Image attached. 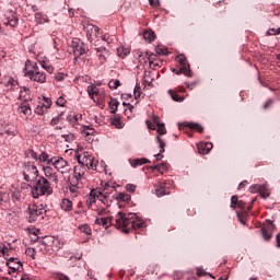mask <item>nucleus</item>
Masks as SVG:
<instances>
[{
    "label": "nucleus",
    "instance_id": "nucleus-6",
    "mask_svg": "<svg viewBox=\"0 0 280 280\" xmlns=\"http://www.w3.org/2000/svg\"><path fill=\"white\" fill-rule=\"evenodd\" d=\"M23 176L26 183H34L38 180V168L34 164H25L23 168Z\"/></svg>",
    "mask_w": 280,
    "mask_h": 280
},
{
    "label": "nucleus",
    "instance_id": "nucleus-60",
    "mask_svg": "<svg viewBox=\"0 0 280 280\" xmlns=\"http://www.w3.org/2000/svg\"><path fill=\"white\" fill-rule=\"evenodd\" d=\"M82 116L80 115H74V116H69L68 119L72 122L75 124Z\"/></svg>",
    "mask_w": 280,
    "mask_h": 280
},
{
    "label": "nucleus",
    "instance_id": "nucleus-38",
    "mask_svg": "<svg viewBox=\"0 0 280 280\" xmlns=\"http://www.w3.org/2000/svg\"><path fill=\"white\" fill-rule=\"evenodd\" d=\"M108 222H110L108 218H98L95 220V224H98L100 226H108Z\"/></svg>",
    "mask_w": 280,
    "mask_h": 280
},
{
    "label": "nucleus",
    "instance_id": "nucleus-10",
    "mask_svg": "<svg viewBox=\"0 0 280 280\" xmlns=\"http://www.w3.org/2000/svg\"><path fill=\"white\" fill-rule=\"evenodd\" d=\"M55 170L60 174H69V172H71V165L65 158H57L55 161Z\"/></svg>",
    "mask_w": 280,
    "mask_h": 280
},
{
    "label": "nucleus",
    "instance_id": "nucleus-62",
    "mask_svg": "<svg viewBox=\"0 0 280 280\" xmlns=\"http://www.w3.org/2000/svg\"><path fill=\"white\" fill-rule=\"evenodd\" d=\"M5 135L9 137H16V129H7Z\"/></svg>",
    "mask_w": 280,
    "mask_h": 280
},
{
    "label": "nucleus",
    "instance_id": "nucleus-32",
    "mask_svg": "<svg viewBox=\"0 0 280 280\" xmlns=\"http://www.w3.org/2000/svg\"><path fill=\"white\" fill-rule=\"evenodd\" d=\"M143 38L147 43H152L156 38V35H154L153 31H144Z\"/></svg>",
    "mask_w": 280,
    "mask_h": 280
},
{
    "label": "nucleus",
    "instance_id": "nucleus-42",
    "mask_svg": "<svg viewBox=\"0 0 280 280\" xmlns=\"http://www.w3.org/2000/svg\"><path fill=\"white\" fill-rule=\"evenodd\" d=\"M112 125L115 126L116 128H124V125L121 122V118L115 116L113 119H112Z\"/></svg>",
    "mask_w": 280,
    "mask_h": 280
},
{
    "label": "nucleus",
    "instance_id": "nucleus-34",
    "mask_svg": "<svg viewBox=\"0 0 280 280\" xmlns=\"http://www.w3.org/2000/svg\"><path fill=\"white\" fill-rule=\"evenodd\" d=\"M128 54H130L129 48H126V47L117 48V55L119 56V58H126V56H128Z\"/></svg>",
    "mask_w": 280,
    "mask_h": 280
},
{
    "label": "nucleus",
    "instance_id": "nucleus-47",
    "mask_svg": "<svg viewBox=\"0 0 280 280\" xmlns=\"http://www.w3.org/2000/svg\"><path fill=\"white\" fill-rule=\"evenodd\" d=\"M156 54H159L160 56H167V48L163 47V46H158L155 48Z\"/></svg>",
    "mask_w": 280,
    "mask_h": 280
},
{
    "label": "nucleus",
    "instance_id": "nucleus-4",
    "mask_svg": "<svg viewBox=\"0 0 280 280\" xmlns=\"http://www.w3.org/2000/svg\"><path fill=\"white\" fill-rule=\"evenodd\" d=\"M31 67L32 70L25 72L26 78H30L33 82L45 84L47 82V74L38 69V65L36 62H33Z\"/></svg>",
    "mask_w": 280,
    "mask_h": 280
},
{
    "label": "nucleus",
    "instance_id": "nucleus-1",
    "mask_svg": "<svg viewBox=\"0 0 280 280\" xmlns=\"http://www.w3.org/2000/svg\"><path fill=\"white\" fill-rule=\"evenodd\" d=\"M31 194L33 198H40V196H51V194H54V189L51 188L49 180L40 176L31 187Z\"/></svg>",
    "mask_w": 280,
    "mask_h": 280
},
{
    "label": "nucleus",
    "instance_id": "nucleus-16",
    "mask_svg": "<svg viewBox=\"0 0 280 280\" xmlns=\"http://www.w3.org/2000/svg\"><path fill=\"white\" fill-rule=\"evenodd\" d=\"M91 192L96 197L100 202H103L106 207L110 206V201H108V192L103 194L101 190H91Z\"/></svg>",
    "mask_w": 280,
    "mask_h": 280
},
{
    "label": "nucleus",
    "instance_id": "nucleus-5",
    "mask_svg": "<svg viewBox=\"0 0 280 280\" xmlns=\"http://www.w3.org/2000/svg\"><path fill=\"white\" fill-rule=\"evenodd\" d=\"M77 160L79 165H83L88 170H97V161L86 151L81 155H77Z\"/></svg>",
    "mask_w": 280,
    "mask_h": 280
},
{
    "label": "nucleus",
    "instance_id": "nucleus-45",
    "mask_svg": "<svg viewBox=\"0 0 280 280\" xmlns=\"http://www.w3.org/2000/svg\"><path fill=\"white\" fill-rule=\"evenodd\" d=\"M26 156L28 159H33L34 161H38V154H36V152H34V150H32V149H28L26 151Z\"/></svg>",
    "mask_w": 280,
    "mask_h": 280
},
{
    "label": "nucleus",
    "instance_id": "nucleus-36",
    "mask_svg": "<svg viewBox=\"0 0 280 280\" xmlns=\"http://www.w3.org/2000/svg\"><path fill=\"white\" fill-rule=\"evenodd\" d=\"M168 93L174 102H185V97L178 96V93H176L172 90H168Z\"/></svg>",
    "mask_w": 280,
    "mask_h": 280
},
{
    "label": "nucleus",
    "instance_id": "nucleus-63",
    "mask_svg": "<svg viewBox=\"0 0 280 280\" xmlns=\"http://www.w3.org/2000/svg\"><path fill=\"white\" fill-rule=\"evenodd\" d=\"M59 121H60V116L55 117L51 119L50 126H58Z\"/></svg>",
    "mask_w": 280,
    "mask_h": 280
},
{
    "label": "nucleus",
    "instance_id": "nucleus-27",
    "mask_svg": "<svg viewBox=\"0 0 280 280\" xmlns=\"http://www.w3.org/2000/svg\"><path fill=\"white\" fill-rule=\"evenodd\" d=\"M135 59L138 60V62H145V58H148V52L143 54L141 50H135L133 51Z\"/></svg>",
    "mask_w": 280,
    "mask_h": 280
},
{
    "label": "nucleus",
    "instance_id": "nucleus-39",
    "mask_svg": "<svg viewBox=\"0 0 280 280\" xmlns=\"http://www.w3.org/2000/svg\"><path fill=\"white\" fill-rule=\"evenodd\" d=\"M207 275H208V277H211V279H215V277H213V275L208 273L207 271H205V269L202 267L197 268V276L198 277H207Z\"/></svg>",
    "mask_w": 280,
    "mask_h": 280
},
{
    "label": "nucleus",
    "instance_id": "nucleus-8",
    "mask_svg": "<svg viewBox=\"0 0 280 280\" xmlns=\"http://www.w3.org/2000/svg\"><path fill=\"white\" fill-rule=\"evenodd\" d=\"M85 30L90 43H94L95 47H97L100 44L98 40H95V38H100V27L93 24H88Z\"/></svg>",
    "mask_w": 280,
    "mask_h": 280
},
{
    "label": "nucleus",
    "instance_id": "nucleus-59",
    "mask_svg": "<svg viewBox=\"0 0 280 280\" xmlns=\"http://www.w3.org/2000/svg\"><path fill=\"white\" fill-rule=\"evenodd\" d=\"M273 104H275V101H272V98L267 100V102L264 105L265 110H267V108H271Z\"/></svg>",
    "mask_w": 280,
    "mask_h": 280
},
{
    "label": "nucleus",
    "instance_id": "nucleus-46",
    "mask_svg": "<svg viewBox=\"0 0 280 280\" xmlns=\"http://www.w3.org/2000/svg\"><path fill=\"white\" fill-rule=\"evenodd\" d=\"M133 95L136 100H139V97H141V85L139 83H137L135 86Z\"/></svg>",
    "mask_w": 280,
    "mask_h": 280
},
{
    "label": "nucleus",
    "instance_id": "nucleus-26",
    "mask_svg": "<svg viewBox=\"0 0 280 280\" xmlns=\"http://www.w3.org/2000/svg\"><path fill=\"white\" fill-rule=\"evenodd\" d=\"M81 135L82 137H93V135H95V129L91 126H83L81 128Z\"/></svg>",
    "mask_w": 280,
    "mask_h": 280
},
{
    "label": "nucleus",
    "instance_id": "nucleus-9",
    "mask_svg": "<svg viewBox=\"0 0 280 280\" xmlns=\"http://www.w3.org/2000/svg\"><path fill=\"white\" fill-rule=\"evenodd\" d=\"M250 194H260L261 198L266 200L270 196V190L268 189V184H256L249 187Z\"/></svg>",
    "mask_w": 280,
    "mask_h": 280
},
{
    "label": "nucleus",
    "instance_id": "nucleus-31",
    "mask_svg": "<svg viewBox=\"0 0 280 280\" xmlns=\"http://www.w3.org/2000/svg\"><path fill=\"white\" fill-rule=\"evenodd\" d=\"M117 108H119V101L117 98H110L109 101V110L110 113H117Z\"/></svg>",
    "mask_w": 280,
    "mask_h": 280
},
{
    "label": "nucleus",
    "instance_id": "nucleus-7",
    "mask_svg": "<svg viewBox=\"0 0 280 280\" xmlns=\"http://www.w3.org/2000/svg\"><path fill=\"white\" fill-rule=\"evenodd\" d=\"M176 60L179 62L182 68L179 70L173 68V73H176V75H180V73H183L184 75L191 78V70L189 69V62L187 61V58L183 55H179L176 57Z\"/></svg>",
    "mask_w": 280,
    "mask_h": 280
},
{
    "label": "nucleus",
    "instance_id": "nucleus-43",
    "mask_svg": "<svg viewBox=\"0 0 280 280\" xmlns=\"http://www.w3.org/2000/svg\"><path fill=\"white\" fill-rule=\"evenodd\" d=\"M22 199H23V196L19 192V190H15L12 192L13 202H21Z\"/></svg>",
    "mask_w": 280,
    "mask_h": 280
},
{
    "label": "nucleus",
    "instance_id": "nucleus-19",
    "mask_svg": "<svg viewBox=\"0 0 280 280\" xmlns=\"http://www.w3.org/2000/svg\"><path fill=\"white\" fill-rule=\"evenodd\" d=\"M260 231L264 240L268 242L272 237V231H275V225H271L269 228L262 226Z\"/></svg>",
    "mask_w": 280,
    "mask_h": 280
},
{
    "label": "nucleus",
    "instance_id": "nucleus-57",
    "mask_svg": "<svg viewBox=\"0 0 280 280\" xmlns=\"http://www.w3.org/2000/svg\"><path fill=\"white\" fill-rule=\"evenodd\" d=\"M10 250H12V247L9 248L8 246L3 245V247L0 249V255H8Z\"/></svg>",
    "mask_w": 280,
    "mask_h": 280
},
{
    "label": "nucleus",
    "instance_id": "nucleus-28",
    "mask_svg": "<svg viewBox=\"0 0 280 280\" xmlns=\"http://www.w3.org/2000/svg\"><path fill=\"white\" fill-rule=\"evenodd\" d=\"M116 200L118 202H130V200H132V197L128 194H124V192H118L116 195Z\"/></svg>",
    "mask_w": 280,
    "mask_h": 280
},
{
    "label": "nucleus",
    "instance_id": "nucleus-53",
    "mask_svg": "<svg viewBox=\"0 0 280 280\" xmlns=\"http://www.w3.org/2000/svg\"><path fill=\"white\" fill-rule=\"evenodd\" d=\"M44 102L45 103H42V105L44 106L45 110L51 107V98H44Z\"/></svg>",
    "mask_w": 280,
    "mask_h": 280
},
{
    "label": "nucleus",
    "instance_id": "nucleus-25",
    "mask_svg": "<svg viewBox=\"0 0 280 280\" xmlns=\"http://www.w3.org/2000/svg\"><path fill=\"white\" fill-rule=\"evenodd\" d=\"M180 126H186V128H190L191 130H197L198 132H202V130H205L202 128V126H200L199 124L196 122H183V124H178V127L180 128Z\"/></svg>",
    "mask_w": 280,
    "mask_h": 280
},
{
    "label": "nucleus",
    "instance_id": "nucleus-50",
    "mask_svg": "<svg viewBox=\"0 0 280 280\" xmlns=\"http://www.w3.org/2000/svg\"><path fill=\"white\" fill-rule=\"evenodd\" d=\"M47 109H45V106H43V104H39L36 108H35V113L37 114V115H45V112H46Z\"/></svg>",
    "mask_w": 280,
    "mask_h": 280
},
{
    "label": "nucleus",
    "instance_id": "nucleus-49",
    "mask_svg": "<svg viewBox=\"0 0 280 280\" xmlns=\"http://www.w3.org/2000/svg\"><path fill=\"white\" fill-rule=\"evenodd\" d=\"M109 89H119L121 86V82L119 80L110 81L108 84Z\"/></svg>",
    "mask_w": 280,
    "mask_h": 280
},
{
    "label": "nucleus",
    "instance_id": "nucleus-37",
    "mask_svg": "<svg viewBox=\"0 0 280 280\" xmlns=\"http://www.w3.org/2000/svg\"><path fill=\"white\" fill-rule=\"evenodd\" d=\"M61 137H62V139H65V141L67 143H73V141H75V135H73L71 132L62 135Z\"/></svg>",
    "mask_w": 280,
    "mask_h": 280
},
{
    "label": "nucleus",
    "instance_id": "nucleus-58",
    "mask_svg": "<svg viewBox=\"0 0 280 280\" xmlns=\"http://www.w3.org/2000/svg\"><path fill=\"white\" fill-rule=\"evenodd\" d=\"M238 201L240 200H237V196H232V198H231V208L235 209Z\"/></svg>",
    "mask_w": 280,
    "mask_h": 280
},
{
    "label": "nucleus",
    "instance_id": "nucleus-48",
    "mask_svg": "<svg viewBox=\"0 0 280 280\" xmlns=\"http://www.w3.org/2000/svg\"><path fill=\"white\" fill-rule=\"evenodd\" d=\"M79 229L82 233H85V235H91V226H89V224H83Z\"/></svg>",
    "mask_w": 280,
    "mask_h": 280
},
{
    "label": "nucleus",
    "instance_id": "nucleus-64",
    "mask_svg": "<svg viewBox=\"0 0 280 280\" xmlns=\"http://www.w3.org/2000/svg\"><path fill=\"white\" fill-rule=\"evenodd\" d=\"M57 280H71V279H69L66 275L58 273L57 275Z\"/></svg>",
    "mask_w": 280,
    "mask_h": 280
},
{
    "label": "nucleus",
    "instance_id": "nucleus-17",
    "mask_svg": "<svg viewBox=\"0 0 280 280\" xmlns=\"http://www.w3.org/2000/svg\"><path fill=\"white\" fill-rule=\"evenodd\" d=\"M199 154H209L213 149V143L211 142H201L197 144Z\"/></svg>",
    "mask_w": 280,
    "mask_h": 280
},
{
    "label": "nucleus",
    "instance_id": "nucleus-12",
    "mask_svg": "<svg viewBox=\"0 0 280 280\" xmlns=\"http://www.w3.org/2000/svg\"><path fill=\"white\" fill-rule=\"evenodd\" d=\"M110 56V51L106 49V47L101 46L96 48V58H97V65L98 67H102V65H106V60H108V57Z\"/></svg>",
    "mask_w": 280,
    "mask_h": 280
},
{
    "label": "nucleus",
    "instance_id": "nucleus-54",
    "mask_svg": "<svg viewBox=\"0 0 280 280\" xmlns=\"http://www.w3.org/2000/svg\"><path fill=\"white\" fill-rule=\"evenodd\" d=\"M126 189H127V191L135 194V191L137 190V186L135 184H127Z\"/></svg>",
    "mask_w": 280,
    "mask_h": 280
},
{
    "label": "nucleus",
    "instance_id": "nucleus-29",
    "mask_svg": "<svg viewBox=\"0 0 280 280\" xmlns=\"http://www.w3.org/2000/svg\"><path fill=\"white\" fill-rule=\"evenodd\" d=\"M4 85L7 86V89H14V86L19 85V82L14 80V78L8 77L7 79H4Z\"/></svg>",
    "mask_w": 280,
    "mask_h": 280
},
{
    "label": "nucleus",
    "instance_id": "nucleus-40",
    "mask_svg": "<svg viewBox=\"0 0 280 280\" xmlns=\"http://www.w3.org/2000/svg\"><path fill=\"white\" fill-rule=\"evenodd\" d=\"M156 143H159L160 152L163 154L165 152V140L161 139V136H158Z\"/></svg>",
    "mask_w": 280,
    "mask_h": 280
},
{
    "label": "nucleus",
    "instance_id": "nucleus-24",
    "mask_svg": "<svg viewBox=\"0 0 280 280\" xmlns=\"http://www.w3.org/2000/svg\"><path fill=\"white\" fill-rule=\"evenodd\" d=\"M88 94L91 96V100L95 102V97L100 95V89L97 86L91 84L88 86Z\"/></svg>",
    "mask_w": 280,
    "mask_h": 280
},
{
    "label": "nucleus",
    "instance_id": "nucleus-22",
    "mask_svg": "<svg viewBox=\"0 0 280 280\" xmlns=\"http://www.w3.org/2000/svg\"><path fill=\"white\" fill-rule=\"evenodd\" d=\"M35 22L37 23V25H43L45 23H49V18L44 13L36 12Z\"/></svg>",
    "mask_w": 280,
    "mask_h": 280
},
{
    "label": "nucleus",
    "instance_id": "nucleus-51",
    "mask_svg": "<svg viewBox=\"0 0 280 280\" xmlns=\"http://www.w3.org/2000/svg\"><path fill=\"white\" fill-rule=\"evenodd\" d=\"M277 34H280V27H278L277 30L270 28L267 31L268 36H277Z\"/></svg>",
    "mask_w": 280,
    "mask_h": 280
},
{
    "label": "nucleus",
    "instance_id": "nucleus-55",
    "mask_svg": "<svg viewBox=\"0 0 280 280\" xmlns=\"http://www.w3.org/2000/svg\"><path fill=\"white\" fill-rule=\"evenodd\" d=\"M57 106H61L63 107L67 104V100H65V97L60 96L57 102H56Z\"/></svg>",
    "mask_w": 280,
    "mask_h": 280
},
{
    "label": "nucleus",
    "instance_id": "nucleus-33",
    "mask_svg": "<svg viewBox=\"0 0 280 280\" xmlns=\"http://www.w3.org/2000/svg\"><path fill=\"white\" fill-rule=\"evenodd\" d=\"M151 170H158L160 174H165L167 172V164L166 163H160L158 165L150 166Z\"/></svg>",
    "mask_w": 280,
    "mask_h": 280
},
{
    "label": "nucleus",
    "instance_id": "nucleus-11",
    "mask_svg": "<svg viewBox=\"0 0 280 280\" xmlns=\"http://www.w3.org/2000/svg\"><path fill=\"white\" fill-rule=\"evenodd\" d=\"M72 51L74 55V60H78L80 56H84V54H86V47L80 39H75L72 42Z\"/></svg>",
    "mask_w": 280,
    "mask_h": 280
},
{
    "label": "nucleus",
    "instance_id": "nucleus-3",
    "mask_svg": "<svg viewBox=\"0 0 280 280\" xmlns=\"http://www.w3.org/2000/svg\"><path fill=\"white\" fill-rule=\"evenodd\" d=\"M43 213H47V205L40 203L39 206L36 203L28 205V208L26 210V220L28 222L34 223Z\"/></svg>",
    "mask_w": 280,
    "mask_h": 280
},
{
    "label": "nucleus",
    "instance_id": "nucleus-41",
    "mask_svg": "<svg viewBox=\"0 0 280 280\" xmlns=\"http://www.w3.org/2000/svg\"><path fill=\"white\" fill-rule=\"evenodd\" d=\"M95 202H97V198L94 196L93 192H90V196L86 199L88 207H93V205H95Z\"/></svg>",
    "mask_w": 280,
    "mask_h": 280
},
{
    "label": "nucleus",
    "instance_id": "nucleus-52",
    "mask_svg": "<svg viewBox=\"0 0 280 280\" xmlns=\"http://www.w3.org/2000/svg\"><path fill=\"white\" fill-rule=\"evenodd\" d=\"M49 159V154H47V152H42L40 155L38 156V161H40L42 163H45V161H47Z\"/></svg>",
    "mask_w": 280,
    "mask_h": 280
},
{
    "label": "nucleus",
    "instance_id": "nucleus-13",
    "mask_svg": "<svg viewBox=\"0 0 280 280\" xmlns=\"http://www.w3.org/2000/svg\"><path fill=\"white\" fill-rule=\"evenodd\" d=\"M4 25H10V27H16L19 25V18L15 12L10 11L5 14Z\"/></svg>",
    "mask_w": 280,
    "mask_h": 280
},
{
    "label": "nucleus",
    "instance_id": "nucleus-44",
    "mask_svg": "<svg viewBox=\"0 0 280 280\" xmlns=\"http://www.w3.org/2000/svg\"><path fill=\"white\" fill-rule=\"evenodd\" d=\"M101 40H103V43H106L107 45H110V43H113L114 38H113V36L108 35V34H104V35H101Z\"/></svg>",
    "mask_w": 280,
    "mask_h": 280
},
{
    "label": "nucleus",
    "instance_id": "nucleus-30",
    "mask_svg": "<svg viewBox=\"0 0 280 280\" xmlns=\"http://www.w3.org/2000/svg\"><path fill=\"white\" fill-rule=\"evenodd\" d=\"M60 206L63 211H71L73 209V202L69 199H62Z\"/></svg>",
    "mask_w": 280,
    "mask_h": 280
},
{
    "label": "nucleus",
    "instance_id": "nucleus-23",
    "mask_svg": "<svg viewBox=\"0 0 280 280\" xmlns=\"http://www.w3.org/2000/svg\"><path fill=\"white\" fill-rule=\"evenodd\" d=\"M18 112L20 113V115H24L27 119V117H32V107H30V105H21L18 108Z\"/></svg>",
    "mask_w": 280,
    "mask_h": 280
},
{
    "label": "nucleus",
    "instance_id": "nucleus-2",
    "mask_svg": "<svg viewBox=\"0 0 280 280\" xmlns=\"http://www.w3.org/2000/svg\"><path fill=\"white\" fill-rule=\"evenodd\" d=\"M135 218H137V213H124V212H118L116 215V224H118V226H128V224H132V229L137 230V229H143V226H145V222L141 221V220H135Z\"/></svg>",
    "mask_w": 280,
    "mask_h": 280
},
{
    "label": "nucleus",
    "instance_id": "nucleus-14",
    "mask_svg": "<svg viewBox=\"0 0 280 280\" xmlns=\"http://www.w3.org/2000/svg\"><path fill=\"white\" fill-rule=\"evenodd\" d=\"M7 266L13 270V272H16V270H21V268H23V262L20 261L19 258L11 257L7 260Z\"/></svg>",
    "mask_w": 280,
    "mask_h": 280
},
{
    "label": "nucleus",
    "instance_id": "nucleus-18",
    "mask_svg": "<svg viewBox=\"0 0 280 280\" xmlns=\"http://www.w3.org/2000/svg\"><path fill=\"white\" fill-rule=\"evenodd\" d=\"M43 170L46 178H49L52 183H58V175L51 166H44Z\"/></svg>",
    "mask_w": 280,
    "mask_h": 280
},
{
    "label": "nucleus",
    "instance_id": "nucleus-20",
    "mask_svg": "<svg viewBox=\"0 0 280 280\" xmlns=\"http://www.w3.org/2000/svg\"><path fill=\"white\" fill-rule=\"evenodd\" d=\"M152 120L154 121L158 130V135H167V129H165V124L159 121V117L153 116Z\"/></svg>",
    "mask_w": 280,
    "mask_h": 280
},
{
    "label": "nucleus",
    "instance_id": "nucleus-21",
    "mask_svg": "<svg viewBox=\"0 0 280 280\" xmlns=\"http://www.w3.org/2000/svg\"><path fill=\"white\" fill-rule=\"evenodd\" d=\"M129 163H130L131 167H139L141 165H145L147 163H150V160H148L145 158H137L133 160H129Z\"/></svg>",
    "mask_w": 280,
    "mask_h": 280
},
{
    "label": "nucleus",
    "instance_id": "nucleus-61",
    "mask_svg": "<svg viewBox=\"0 0 280 280\" xmlns=\"http://www.w3.org/2000/svg\"><path fill=\"white\" fill-rule=\"evenodd\" d=\"M66 78L67 75H65V73H58L55 75V80H57V82H62Z\"/></svg>",
    "mask_w": 280,
    "mask_h": 280
},
{
    "label": "nucleus",
    "instance_id": "nucleus-35",
    "mask_svg": "<svg viewBox=\"0 0 280 280\" xmlns=\"http://www.w3.org/2000/svg\"><path fill=\"white\" fill-rule=\"evenodd\" d=\"M155 194L158 196V198H161L163 196H167V189H165L164 186H159L156 189H155Z\"/></svg>",
    "mask_w": 280,
    "mask_h": 280
},
{
    "label": "nucleus",
    "instance_id": "nucleus-15",
    "mask_svg": "<svg viewBox=\"0 0 280 280\" xmlns=\"http://www.w3.org/2000/svg\"><path fill=\"white\" fill-rule=\"evenodd\" d=\"M73 174H74L77 184L80 183V180H82V178H84V174H86L85 166L81 165V164L74 166Z\"/></svg>",
    "mask_w": 280,
    "mask_h": 280
},
{
    "label": "nucleus",
    "instance_id": "nucleus-56",
    "mask_svg": "<svg viewBox=\"0 0 280 280\" xmlns=\"http://www.w3.org/2000/svg\"><path fill=\"white\" fill-rule=\"evenodd\" d=\"M57 159H58V158H51V159L48 158V159L45 161V163H46L47 165H52V167H55Z\"/></svg>",
    "mask_w": 280,
    "mask_h": 280
}]
</instances>
